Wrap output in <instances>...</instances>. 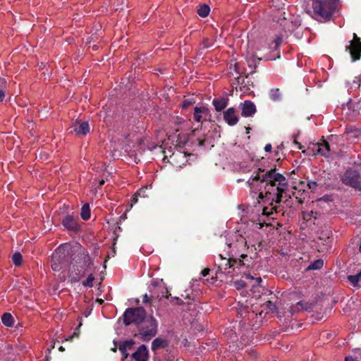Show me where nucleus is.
Instances as JSON below:
<instances>
[{"instance_id": "1", "label": "nucleus", "mask_w": 361, "mask_h": 361, "mask_svg": "<svg viewBox=\"0 0 361 361\" xmlns=\"http://www.w3.org/2000/svg\"><path fill=\"white\" fill-rule=\"evenodd\" d=\"M276 170V164H275L272 167V193L275 195L276 197L275 199L272 197V202L275 201L276 203H280L288 200V182L285 176L277 173ZM278 209L279 207L272 205V214L274 211L276 213L279 212L280 211Z\"/></svg>"}, {"instance_id": "2", "label": "nucleus", "mask_w": 361, "mask_h": 361, "mask_svg": "<svg viewBox=\"0 0 361 361\" xmlns=\"http://www.w3.org/2000/svg\"><path fill=\"white\" fill-rule=\"evenodd\" d=\"M262 172H263V171L259 169V171L255 176L249 179L247 183L251 189H258L260 191L259 194V199L260 200H259V202H265L264 199L269 200L271 194V170L267 171L265 174L261 175Z\"/></svg>"}, {"instance_id": "3", "label": "nucleus", "mask_w": 361, "mask_h": 361, "mask_svg": "<svg viewBox=\"0 0 361 361\" xmlns=\"http://www.w3.org/2000/svg\"><path fill=\"white\" fill-rule=\"evenodd\" d=\"M307 304H304L302 302H298L295 306L290 305L287 303L285 304L281 302V300H276L274 304L272 302V312L271 314H276L279 319V323L284 325L288 322L289 318L296 312L300 310H307L309 307ZM274 315H272V317Z\"/></svg>"}, {"instance_id": "4", "label": "nucleus", "mask_w": 361, "mask_h": 361, "mask_svg": "<svg viewBox=\"0 0 361 361\" xmlns=\"http://www.w3.org/2000/svg\"><path fill=\"white\" fill-rule=\"evenodd\" d=\"M284 8H278L274 14H272V21H276L282 32L277 35L274 42L276 47H278L282 42L283 38L287 37L288 34L293 30V22L286 16Z\"/></svg>"}, {"instance_id": "5", "label": "nucleus", "mask_w": 361, "mask_h": 361, "mask_svg": "<svg viewBox=\"0 0 361 361\" xmlns=\"http://www.w3.org/2000/svg\"><path fill=\"white\" fill-rule=\"evenodd\" d=\"M338 0H313L312 8L322 20H330L337 7Z\"/></svg>"}, {"instance_id": "6", "label": "nucleus", "mask_w": 361, "mask_h": 361, "mask_svg": "<svg viewBox=\"0 0 361 361\" xmlns=\"http://www.w3.org/2000/svg\"><path fill=\"white\" fill-rule=\"evenodd\" d=\"M229 254L232 257H239L244 262L247 258V254L244 252L248 248L245 238L239 234L235 235V240L228 243Z\"/></svg>"}, {"instance_id": "7", "label": "nucleus", "mask_w": 361, "mask_h": 361, "mask_svg": "<svg viewBox=\"0 0 361 361\" xmlns=\"http://www.w3.org/2000/svg\"><path fill=\"white\" fill-rule=\"evenodd\" d=\"M146 318V311L143 307H130L123 314V323L126 326L131 324H140Z\"/></svg>"}, {"instance_id": "8", "label": "nucleus", "mask_w": 361, "mask_h": 361, "mask_svg": "<svg viewBox=\"0 0 361 361\" xmlns=\"http://www.w3.org/2000/svg\"><path fill=\"white\" fill-rule=\"evenodd\" d=\"M69 245L60 246L53 254L51 258V269L55 271H60L68 262Z\"/></svg>"}, {"instance_id": "9", "label": "nucleus", "mask_w": 361, "mask_h": 361, "mask_svg": "<svg viewBox=\"0 0 361 361\" xmlns=\"http://www.w3.org/2000/svg\"><path fill=\"white\" fill-rule=\"evenodd\" d=\"M140 324L139 332L144 340H149L157 334L158 322L154 317H146Z\"/></svg>"}, {"instance_id": "10", "label": "nucleus", "mask_w": 361, "mask_h": 361, "mask_svg": "<svg viewBox=\"0 0 361 361\" xmlns=\"http://www.w3.org/2000/svg\"><path fill=\"white\" fill-rule=\"evenodd\" d=\"M341 180L344 185L361 191V175L356 170L347 169L341 176Z\"/></svg>"}, {"instance_id": "11", "label": "nucleus", "mask_w": 361, "mask_h": 361, "mask_svg": "<svg viewBox=\"0 0 361 361\" xmlns=\"http://www.w3.org/2000/svg\"><path fill=\"white\" fill-rule=\"evenodd\" d=\"M220 262L218 264L219 270L224 274H231L235 270V267L245 266L246 263L240 259H235L229 255V258H224L221 255H219ZM248 267L249 265L247 264Z\"/></svg>"}, {"instance_id": "12", "label": "nucleus", "mask_w": 361, "mask_h": 361, "mask_svg": "<svg viewBox=\"0 0 361 361\" xmlns=\"http://www.w3.org/2000/svg\"><path fill=\"white\" fill-rule=\"evenodd\" d=\"M345 50L349 51L353 61L360 60L361 57V41L355 33L353 34V39L350 41V45L345 47Z\"/></svg>"}, {"instance_id": "13", "label": "nucleus", "mask_w": 361, "mask_h": 361, "mask_svg": "<svg viewBox=\"0 0 361 361\" xmlns=\"http://www.w3.org/2000/svg\"><path fill=\"white\" fill-rule=\"evenodd\" d=\"M241 320L240 325L245 329L247 330L255 326L253 320L257 318V314L253 311H247V310H241L239 312Z\"/></svg>"}, {"instance_id": "14", "label": "nucleus", "mask_w": 361, "mask_h": 361, "mask_svg": "<svg viewBox=\"0 0 361 361\" xmlns=\"http://www.w3.org/2000/svg\"><path fill=\"white\" fill-rule=\"evenodd\" d=\"M61 224L68 231L77 232L80 229L78 216L66 215L63 218Z\"/></svg>"}, {"instance_id": "15", "label": "nucleus", "mask_w": 361, "mask_h": 361, "mask_svg": "<svg viewBox=\"0 0 361 361\" xmlns=\"http://www.w3.org/2000/svg\"><path fill=\"white\" fill-rule=\"evenodd\" d=\"M272 238H276L279 237V242L280 243L282 240H285L286 235H289V233L286 231V228H283L277 221L272 218Z\"/></svg>"}, {"instance_id": "16", "label": "nucleus", "mask_w": 361, "mask_h": 361, "mask_svg": "<svg viewBox=\"0 0 361 361\" xmlns=\"http://www.w3.org/2000/svg\"><path fill=\"white\" fill-rule=\"evenodd\" d=\"M70 130L71 133L75 132L78 136H84L90 132V126L87 121H76Z\"/></svg>"}, {"instance_id": "17", "label": "nucleus", "mask_w": 361, "mask_h": 361, "mask_svg": "<svg viewBox=\"0 0 361 361\" xmlns=\"http://www.w3.org/2000/svg\"><path fill=\"white\" fill-rule=\"evenodd\" d=\"M224 119L229 126H235L238 122V117L234 108H229L224 112Z\"/></svg>"}, {"instance_id": "18", "label": "nucleus", "mask_w": 361, "mask_h": 361, "mask_svg": "<svg viewBox=\"0 0 361 361\" xmlns=\"http://www.w3.org/2000/svg\"><path fill=\"white\" fill-rule=\"evenodd\" d=\"M243 279H240V280H237L236 281L234 282V287L237 289V290H240L242 288H244L245 287L247 286V283L245 281L244 279H247V280H255L256 281V283L259 285V283H261L262 281V279L260 277H257L256 279H255L252 276H251L250 274H244L243 277Z\"/></svg>"}, {"instance_id": "19", "label": "nucleus", "mask_w": 361, "mask_h": 361, "mask_svg": "<svg viewBox=\"0 0 361 361\" xmlns=\"http://www.w3.org/2000/svg\"><path fill=\"white\" fill-rule=\"evenodd\" d=\"M208 109L205 106H196L194 109L193 119L195 121L202 123L207 120Z\"/></svg>"}, {"instance_id": "20", "label": "nucleus", "mask_w": 361, "mask_h": 361, "mask_svg": "<svg viewBox=\"0 0 361 361\" xmlns=\"http://www.w3.org/2000/svg\"><path fill=\"white\" fill-rule=\"evenodd\" d=\"M271 212L269 210L268 207L264 206L262 214L258 219V225L259 228H262L264 226L269 227L271 225L269 215Z\"/></svg>"}, {"instance_id": "21", "label": "nucleus", "mask_w": 361, "mask_h": 361, "mask_svg": "<svg viewBox=\"0 0 361 361\" xmlns=\"http://www.w3.org/2000/svg\"><path fill=\"white\" fill-rule=\"evenodd\" d=\"M241 114L243 116L249 117L252 116L256 111L255 104L249 101H245L243 104H241Z\"/></svg>"}, {"instance_id": "22", "label": "nucleus", "mask_w": 361, "mask_h": 361, "mask_svg": "<svg viewBox=\"0 0 361 361\" xmlns=\"http://www.w3.org/2000/svg\"><path fill=\"white\" fill-rule=\"evenodd\" d=\"M132 357L136 361H147L149 355L147 347L145 345H140L132 355Z\"/></svg>"}, {"instance_id": "23", "label": "nucleus", "mask_w": 361, "mask_h": 361, "mask_svg": "<svg viewBox=\"0 0 361 361\" xmlns=\"http://www.w3.org/2000/svg\"><path fill=\"white\" fill-rule=\"evenodd\" d=\"M170 159L171 162L176 167H181L182 165H184L185 162H187L185 154L180 152L173 153L170 157Z\"/></svg>"}, {"instance_id": "24", "label": "nucleus", "mask_w": 361, "mask_h": 361, "mask_svg": "<svg viewBox=\"0 0 361 361\" xmlns=\"http://www.w3.org/2000/svg\"><path fill=\"white\" fill-rule=\"evenodd\" d=\"M317 154L324 157H329L330 152V145L329 142L324 139V137L318 142Z\"/></svg>"}, {"instance_id": "25", "label": "nucleus", "mask_w": 361, "mask_h": 361, "mask_svg": "<svg viewBox=\"0 0 361 361\" xmlns=\"http://www.w3.org/2000/svg\"><path fill=\"white\" fill-rule=\"evenodd\" d=\"M168 345V341L165 338H157L152 343V350L153 351L164 348Z\"/></svg>"}, {"instance_id": "26", "label": "nucleus", "mask_w": 361, "mask_h": 361, "mask_svg": "<svg viewBox=\"0 0 361 361\" xmlns=\"http://www.w3.org/2000/svg\"><path fill=\"white\" fill-rule=\"evenodd\" d=\"M212 103L216 111H221L226 107L228 99L226 98H216L213 100Z\"/></svg>"}, {"instance_id": "27", "label": "nucleus", "mask_w": 361, "mask_h": 361, "mask_svg": "<svg viewBox=\"0 0 361 361\" xmlns=\"http://www.w3.org/2000/svg\"><path fill=\"white\" fill-rule=\"evenodd\" d=\"M2 323L8 327L13 325L14 319L13 316L10 313H4L1 317Z\"/></svg>"}, {"instance_id": "28", "label": "nucleus", "mask_w": 361, "mask_h": 361, "mask_svg": "<svg viewBox=\"0 0 361 361\" xmlns=\"http://www.w3.org/2000/svg\"><path fill=\"white\" fill-rule=\"evenodd\" d=\"M197 12L200 17L205 18L209 14L210 8L207 4H202L199 6Z\"/></svg>"}, {"instance_id": "29", "label": "nucleus", "mask_w": 361, "mask_h": 361, "mask_svg": "<svg viewBox=\"0 0 361 361\" xmlns=\"http://www.w3.org/2000/svg\"><path fill=\"white\" fill-rule=\"evenodd\" d=\"M283 100V94L282 92L276 88L275 90H272V101L275 102H282Z\"/></svg>"}, {"instance_id": "30", "label": "nucleus", "mask_w": 361, "mask_h": 361, "mask_svg": "<svg viewBox=\"0 0 361 361\" xmlns=\"http://www.w3.org/2000/svg\"><path fill=\"white\" fill-rule=\"evenodd\" d=\"M81 218L83 220H88L90 218V208L89 206V204H85L82 207L81 209V213H80Z\"/></svg>"}, {"instance_id": "31", "label": "nucleus", "mask_w": 361, "mask_h": 361, "mask_svg": "<svg viewBox=\"0 0 361 361\" xmlns=\"http://www.w3.org/2000/svg\"><path fill=\"white\" fill-rule=\"evenodd\" d=\"M293 197L298 200L299 204H303L305 200V190H303L302 192H301L300 190H299L298 192H295L293 193Z\"/></svg>"}, {"instance_id": "32", "label": "nucleus", "mask_w": 361, "mask_h": 361, "mask_svg": "<svg viewBox=\"0 0 361 361\" xmlns=\"http://www.w3.org/2000/svg\"><path fill=\"white\" fill-rule=\"evenodd\" d=\"M12 260L16 266L19 267L22 264L23 257L20 252H15L12 256Z\"/></svg>"}, {"instance_id": "33", "label": "nucleus", "mask_w": 361, "mask_h": 361, "mask_svg": "<svg viewBox=\"0 0 361 361\" xmlns=\"http://www.w3.org/2000/svg\"><path fill=\"white\" fill-rule=\"evenodd\" d=\"M348 281L351 283L354 287L357 286L358 282L361 281V278L358 276V274L355 275H349L348 276Z\"/></svg>"}, {"instance_id": "34", "label": "nucleus", "mask_w": 361, "mask_h": 361, "mask_svg": "<svg viewBox=\"0 0 361 361\" xmlns=\"http://www.w3.org/2000/svg\"><path fill=\"white\" fill-rule=\"evenodd\" d=\"M324 265V262L322 259H317L314 262H312L310 266V269H321Z\"/></svg>"}, {"instance_id": "35", "label": "nucleus", "mask_w": 361, "mask_h": 361, "mask_svg": "<svg viewBox=\"0 0 361 361\" xmlns=\"http://www.w3.org/2000/svg\"><path fill=\"white\" fill-rule=\"evenodd\" d=\"M159 289H160L159 293L161 295H158V296H157L159 300H161V298H168L171 295V294L169 293V291L168 290V289L166 287H160Z\"/></svg>"}, {"instance_id": "36", "label": "nucleus", "mask_w": 361, "mask_h": 361, "mask_svg": "<svg viewBox=\"0 0 361 361\" xmlns=\"http://www.w3.org/2000/svg\"><path fill=\"white\" fill-rule=\"evenodd\" d=\"M94 280V276L92 274H90L87 279L84 281H82V285L84 286L87 287H92L93 286V281Z\"/></svg>"}, {"instance_id": "37", "label": "nucleus", "mask_w": 361, "mask_h": 361, "mask_svg": "<svg viewBox=\"0 0 361 361\" xmlns=\"http://www.w3.org/2000/svg\"><path fill=\"white\" fill-rule=\"evenodd\" d=\"M307 185L310 190H311L312 191H315L317 188L318 184L314 180H308Z\"/></svg>"}, {"instance_id": "38", "label": "nucleus", "mask_w": 361, "mask_h": 361, "mask_svg": "<svg viewBox=\"0 0 361 361\" xmlns=\"http://www.w3.org/2000/svg\"><path fill=\"white\" fill-rule=\"evenodd\" d=\"M134 344L135 341L133 340L126 341L121 343L122 345H124L126 348H127V350L131 349Z\"/></svg>"}, {"instance_id": "39", "label": "nucleus", "mask_w": 361, "mask_h": 361, "mask_svg": "<svg viewBox=\"0 0 361 361\" xmlns=\"http://www.w3.org/2000/svg\"><path fill=\"white\" fill-rule=\"evenodd\" d=\"M314 212H302L303 219L306 221L310 220L313 216Z\"/></svg>"}, {"instance_id": "40", "label": "nucleus", "mask_w": 361, "mask_h": 361, "mask_svg": "<svg viewBox=\"0 0 361 361\" xmlns=\"http://www.w3.org/2000/svg\"><path fill=\"white\" fill-rule=\"evenodd\" d=\"M118 349H119L120 352L121 353V354L123 355V356L124 357V358H127L128 356V354L127 353V351H128L127 348H126V347L124 345H122L121 344Z\"/></svg>"}, {"instance_id": "41", "label": "nucleus", "mask_w": 361, "mask_h": 361, "mask_svg": "<svg viewBox=\"0 0 361 361\" xmlns=\"http://www.w3.org/2000/svg\"><path fill=\"white\" fill-rule=\"evenodd\" d=\"M294 143L298 146L299 149H302V152L305 155H309L308 151L306 149H303L304 146L301 145V143L298 142L296 140H295Z\"/></svg>"}, {"instance_id": "42", "label": "nucleus", "mask_w": 361, "mask_h": 361, "mask_svg": "<svg viewBox=\"0 0 361 361\" xmlns=\"http://www.w3.org/2000/svg\"><path fill=\"white\" fill-rule=\"evenodd\" d=\"M247 64L250 67H253L254 68H256V64L255 63V60L252 59H249L247 60Z\"/></svg>"}, {"instance_id": "43", "label": "nucleus", "mask_w": 361, "mask_h": 361, "mask_svg": "<svg viewBox=\"0 0 361 361\" xmlns=\"http://www.w3.org/2000/svg\"><path fill=\"white\" fill-rule=\"evenodd\" d=\"M234 66V71L238 73V74H240L241 73V71L240 69V65L238 63H235V64L233 65Z\"/></svg>"}, {"instance_id": "44", "label": "nucleus", "mask_w": 361, "mask_h": 361, "mask_svg": "<svg viewBox=\"0 0 361 361\" xmlns=\"http://www.w3.org/2000/svg\"><path fill=\"white\" fill-rule=\"evenodd\" d=\"M192 104V102L189 100H185L183 101V102L182 103V107L183 108H187L188 107L190 104Z\"/></svg>"}, {"instance_id": "45", "label": "nucleus", "mask_w": 361, "mask_h": 361, "mask_svg": "<svg viewBox=\"0 0 361 361\" xmlns=\"http://www.w3.org/2000/svg\"><path fill=\"white\" fill-rule=\"evenodd\" d=\"M209 271H210V269H208V268H205L204 269L202 270V276L203 277H205L207 276L209 274Z\"/></svg>"}, {"instance_id": "46", "label": "nucleus", "mask_w": 361, "mask_h": 361, "mask_svg": "<svg viewBox=\"0 0 361 361\" xmlns=\"http://www.w3.org/2000/svg\"><path fill=\"white\" fill-rule=\"evenodd\" d=\"M149 301H150V298L148 297V295L147 294H145L143 297V302L147 303V302H149Z\"/></svg>"}, {"instance_id": "47", "label": "nucleus", "mask_w": 361, "mask_h": 361, "mask_svg": "<svg viewBox=\"0 0 361 361\" xmlns=\"http://www.w3.org/2000/svg\"><path fill=\"white\" fill-rule=\"evenodd\" d=\"M264 149L266 152H271V144L266 145Z\"/></svg>"}, {"instance_id": "48", "label": "nucleus", "mask_w": 361, "mask_h": 361, "mask_svg": "<svg viewBox=\"0 0 361 361\" xmlns=\"http://www.w3.org/2000/svg\"><path fill=\"white\" fill-rule=\"evenodd\" d=\"M5 94L2 90H0V102L3 101Z\"/></svg>"}, {"instance_id": "49", "label": "nucleus", "mask_w": 361, "mask_h": 361, "mask_svg": "<svg viewBox=\"0 0 361 361\" xmlns=\"http://www.w3.org/2000/svg\"><path fill=\"white\" fill-rule=\"evenodd\" d=\"M199 145H200V146L204 145V140H199Z\"/></svg>"}, {"instance_id": "50", "label": "nucleus", "mask_w": 361, "mask_h": 361, "mask_svg": "<svg viewBox=\"0 0 361 361\" xmlns=\"http://www.w3.org/2000/svg\"><path fill=\"white\" fill-rule=\"evenodd\" d=\"M345 361H354V360H353V358H351V357H347L345 358Z\"/></svg>"}, {"instance_id": "51", "label": "nucleus", "mask_w": 361, "mask_h": 361, "mask_svg": "<svg viewBox=\"0 0 361 361\" xmlns=\"http://www.w3.org/2000/svg\"><path fill=\"white\" fill-rule=\"evenodd\" d=\"M104 183V180H101V181L99 182V186H102Z\"/></svg>"}, {"instance_id": "52", "label": "nucleus", "mask_w": 361, "mask_h": 361, "mask_svg": "<svg viewBox=\"0 0 361 361\" xmlns=\"http://www.w3.org/2000/svg\"><path fill=\"white\" fill-rule=\"evenodd\" d=\"M281 161V159L280 158L276 159V163L279 164V162Z\"/></svg>"}, {"instance_id": "53", "label": "nucleus", "mask_w": 361, "mask_h": 361, "mask_svg": "<svg viewBox=\"0 0 361 361\" xmlns=\"http://www.w3.org/2000/svg\"><path fill=\"white\" fill-rule=\"evenodd\" d=\"M59 350H60V351H63V350H64V348H63V346H61V347L59 348Z\"/></svg>"}, {"instance_id": "54", "label": "nucleus", "mask_w": 361, "mask_h": 361, "mask_svg": "<svg viewBox=\"0 0 361 361\" xmlns=\"http://www.w3.org/2000/svg\"><path fill=\"white\" fill-rule=\"evenodd\" d=\"M175 299L177 300V302L178 303L180 300L178 298H175Z\"/></svg>"}, {"instance_id": "55", "label": "nucleus", "mask_w": 361, "mask_h": 361, "mask_svg": "<svg viewBox=\"0 0 361 361\" xmlns=\"http://www.w3.org/2000/svg\"><path fill=\"white\" fill-rule=\"evenodd\" d=\"M300 185H304L305 184V181H300Z\"/></svg>"}, {"instance_id": "56", "label": "nucleus", "mask_w": 361, "mask_h": 361, "mask_svg": "<svg viewBox=\"0 0 361 361\" xmlns=\"http://www.w3.org/2000/svg\"><path fill=\"white\" fill-rule=\"evenodd\" d=\"M47 361H49V358L48 357H46Z\"/></svg>"}, {"instance_id": "57", "label": "nucleus", "mask_w": 361, "mask_h": 361, "mask_svg": "<svg viewBox=\"0 0 361 361\" xmlns=\"http://www.w3.org/2000/svg\"><path fill=\"white\" fill-rule=\"evenodd\" d=\"M103 302L102 300H99V302L102 303Z\"/></svg>"}]
</instances>
